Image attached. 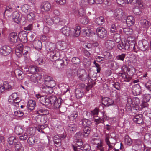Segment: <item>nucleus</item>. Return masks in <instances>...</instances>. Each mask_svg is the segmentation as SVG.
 <instances>
[{
	"mask_svg": "<svg viewBox=\"0 0 151 151\" xmlns=\"http://www.w3.org/2000/svg\"><path fill=\"white\" fill-rule=\"evenodd\" d=\"M122 73H121V75L122 77L121 81L122 82L125 81L128 82L131 80V77L129 75L127 74L128 72L130 71L129 70L127 66L124 64L121 68Z\"/></svg>",
	"mask_w": 151,
	"mask_h": 151,
	"instance_id": "obj_1",
	"label": "nucleus"
},
{
	"mask_svg": "<svg viewBox=\"0 0 151 151\" xmlns=\"http://www.w3.org/2000/svg\"><path fill=\"white\" fill-rule=\"evenodd\" d=\"M77 76L79 79L84 81L89 78V75L88 74L85 70L83 69H79L77 71Z\"/></svg>",
	"mask_w": 151,
	"mask_h": 151,
	"instance_id": "obj_2",
	"label": "nucleus"
},
{
	"mask_svg": "<svg viewBox=\"0 0 151 151\" xmlns=\"http://www.w3.org/2000/svg\"><path fill=\"white\" fill-rule=\"evenodd\" d=\"M114 15L118 19L126 20V15L121 9H116L114 12Z\"/></svg>",
	"mask_w": 151,
	"mask_h": 151,
	"instance_id": "obj_3",
	"label": "nucleus"
},
{
	"mask_svg": "<svg viewBox=\"0 0 151 151\" xmlns=\"http://www.w3.org/2000/svg\"><path fill=\"white\" fill-rule=\"evenodd\" d=\"M149 44L148 41L144 40L139 42L138 47L139 50L144 51L147 50L149 47Z\"/></svg>",
	"mask_w": 151,
	"mask_h": 151,
	"instance_id": "obj_4",
	"label": "nucleus"
},
{
	"mask_svg": "<svg viewBox=\"0 0 151 151\" xmlns=\"http://www.w3.org/2000/svg\"><path fill=\"white\" fill-rule=\"evenodd\" d=\"M35 97L37 100H39L41 104L45 105L49 104V99L46 96H42L40 94H36Z\"/></svg>",
	"mask_w": 151,
	"mask_h": 151,
	"instance_id": "obj_5",
	"label": "nucleus"
},
{
	"mask_svg": "<svg viewBox=\"0 0 151 151\" xmlns=\"http://www.w3.org/2000/svg\"><path fill=\"white\" fill-rule=\"evenodd\" d=\"M51 3L48 1L43 2L41 4L40 8L43 11L47 12L49 11L51 8Z\"/></svg>",
	"mask_w": 151,
	"mask_h": 151,
	"instance_id": "obj_6",
	"label": "nucleus"
},
{
	"mask_svg": "<svg viewBox=\"0 0 151 151\" xmlns=\"http://www.w3.org/2000/svg\"><path fill=\"white\" fill-rule=\"evenodd\" d=\"M40 88L43 93L47 94H51L53 93V89L45 84H42L40 86Z\"/></svg>",
	"mask_w": 151,
	"mask_h": 151,
	"instance_id": "obj_7",
	"label": "nucleus"
},
{
	"mask_svg": "<svg viewBox=\"0 0 151 151\" xmlns=\"http://www.w3.org/2000/svg\"><path fill=\"white\" fill-rule=\"evenodd\" d=\"M96 32L97 35L101 38H104L106 36L107 31L103 27H99L96 29Z\"/></svg>",
	"mask_w": 151,
	"mask_h": 151,
	"instance_id": "obj_8",
	"label": "nucleus"
},
{
	"mask_svg": "<svg viewBox=\"0 0 151 151\" xmlns=\"http://www.w3.org/2000/svg\"><path fill=\"white\" fill-rule=\"evenodd\" d=\"M11 52V48L9 46H3L0 48V53L4 56L7 55Z\"/></svg>",
	"mask_w": 151,
	"mask_h": 151,
	"instance_id": "obj_9",
	"label": "nucleus"
},
{
	"mask_svg": "<svg viewBox=\"0 0 151 151\" xmlns=\"http://www.w3.org/2000/svg\"><path fill=\"white\" fill-rule=\"evenodd\" d=\"M132 90L133 94L134 95H139L141 92V87L139 84L133 85L132 86Z\"/></svg>",
	"mask_w": 151,
	"mask_h": 151,
	"instance_id": "obj_10",
	"label": "nucleus"
},
{
	"mask_svg": "<svg viewBox=\"0 0 151 151\" xmlns=\"http://www.w3.org/2000/svg\"><path fill=\"white\" fill-rule=\"evenodd\" d=\"M23 49V45L22 44H19L17 45L15 49V53L18 57H20L24 54Z\"/></svg>",
	"mask_w": 151,
	"mask_h": 151,
	"instance_id": "obj_11",
	"label": "nucleus"
},
{
	"mask_svg": "<svg viewBox=\"0 0 151 151\" xmlns=\"http://www.w3.org/2000/svg\"><path fill=\"white\" fill-rule=\"evenodd\" d=\"M60 54L58 51H54L50 52V58L51 60L54 61L57 60L60 58Z\"/></svg>",
	"mask_w": 151,
	"mask_h": 151,
	"instance_id": "obj_12",
	"label": "nucleus"
},
{
	"mask_svg": "<svg viewBox=\"0 0 151 151\" xmlns=\"http://www.w3.org/2000/svg\"><path fill=\"white\" fill-rule=\"evenodd\" d=\"M9 40L11 44L17 42L18 40L17 34L15 32L11 33L9 35Z\"/></svg>",
	"mask_w": 151,
	"mask_h": 151,
	"instance_id": "obj_13",
	"label": "nucleus"
},
{
	"mask_svg": "<svg viewBox=\"0 0 151 151\" xmlns=\"http://www.w3.org/2000/svg\"><path fill=\"white\" fill-rule=\"evenodd\" d=\"M142 115L141 114L136 115L133 118V120L135 123L140 124H142L144 122L142 119Z\"/></svg>",
	"mask_w": 151,
	"mask_h": 151,
	"instance_id": "obj_14",
	"label": "nucleus"
},
{
	"mask_svg": "<svg viewBox=\"0 0 151 151\" xmlns=\"http://www.w3.org/2000/svg\"><path fill=\"white\" fill-rule=\"evenodd\" d=\"M12 18L14 21L17 24L20 23L21 17L19 13L17 11H15L13 13Z\"/></svg>",
	"mask_w": 151,
	"mask_h": 151,
	"instance_id": "obj_15",
	"label": "nucleus"
},
{
	"mask_svg": "<svg viewBox=\"0 0 151 151\" xmlns=\"http://www.w3.org/2000/svg\"><path fill=\"white\" fill-rule=\"evenodd\" d=\"M27 34L25 31H22L19 33V37L20 40L23 43H26L27 41Z\"/></svg>",
	"mask_w": 151,
	"mask_h": 151,
	"instance_id": "obj_16",
	"label": "nucleus"
},
{
	"mask_svg": "<svg viewBox=\"0 0 151 151\" xmlns=\"http://www.w3.org/2000/svg\"><path fill=\"white\" fill-rule=\"evenodd\" d=\"M134 107L132 99L130 97L127 98V102L126 105V109L127 111L132 110V108Z\"/></svg>",
	"mask_w": 151,
	"mask_h": 151,
	"instance_id": "obj_17",
	"label": "nucleus"
},
{
	"mask_svg": "<svg viewBox=\"0 0 151 151\" xmlns=\"http://www.w3.org/2000/svg\"><path fill=\"white\" fill-rule=\"evenodd\" d=\"M14 74L18 80H22L24 77L23 72L19 69H16L14 71Z\"/></svg>",
	"mask_w": 151,
	"mask_h": 151,
	"instance_id": "obj_18",
	"label": "nucleus"
},
{
	"mask_svg": "<svg viewBox=\"0 0 151 151\" xmlns=\"http://www.w3.org/2000/svg\"><path fill=\"white\" fill-rule=\"evenodd\" d=\"M129 43H126L125 42H121L119 43L117 47L118 49L119 50L124 49L126 50H129V47L128 45Z\"/></svg>",
	"mask_w": 151,
	"mask_h": 151,
	"instance_id": "obj_19",
	"label": "nucleus"
},
{
	"mask_svg": "<svg viewBox=\"0 0 151 151\" xmlns=\"http://www.w3.org/2000/svg\"><path fill=\"white\" fill-rule=\"evenodd\" d=\"M93 143L95 145H97V147L99 149V151H104V148L101 144V141L99 139L93 138Z\"/></svg>",
	"mask_w": 151,
	"mask_h": 151,
	"instance_id": "obj_20",
	"label": "nucleus"
},
{
	"mask_svg": "<svg viewBox=\"0 0 151 151\" xmlns=\"http://www.w3.org/2000/svg\"><path fill=\"white\" fill-rule=\"evenodd\" d=\"M125 22H126L127 25L129 26H131L134 24L135 19L133 17L132 15L126 17Z\"/></svg>",
	"mask_w": 151,
	"mask_h": 151,
	"instance_id": "obj_21",
	"label": "nucleus"
},
{
	"mask_svg": "<svg viewBox=\"0 0 151 151\" xmlns=\"http://www.w3.org/2000/svg\"><path fill=\"white\" fill-rule=\"evenodd\" d=\"M62 100L61 98H58L55 101L52 105V107L53 109H57L60 107L61 104Z\"/></svg>",
	"mask_w": 151,
	"mask_h": 151,
	"instance_id": "obj_22",
	"label": "nucleus"
},
{
	"mask_svg": "<svg viewBox=\"0 0 151 151\" xmlns=\"http://www.w3.org/2000/svg\"><path fill=\"white\" fill-rule=\"evenodd\" d=\"M102 104L105 106H109L111 105L114 103V101L108 97H105L103 99Z\"/></svg>",
	"mask_w": 151,
	"mask_h": 151,
	"instance_id": "obj_23",
	"label": "nucleus"
},
{
	"mask_svg": "<svg viewBox=\"0 0 151 151\" xmlns=\"http://www.w3.org/2000/svg\"><path fill=\"white\" fill-rule=\"evenodd\" d=\"M33 45L34 47L38 50H41L42 47L41 42L39 40H34L33 42Z\"/></svg>",
	"mask_w": 151,
	"mask_h": 151,
	"instance_id": "obj_24",
	"label": "nucleus"
},
{
	"mask_svg": "<svg viewBox=\"0 0 151 151\" xmlns=\"http://www.w3.org/2000/svg\"><path fill=\"white\" fill-rule=\"evenodd\" d=\"M41 78V76L40 75L37 73H35L33 75L32 77H31V80L33 83H38L39 81L40 80Z\"/></svg>",
	"mask_w": 151,
	"mask_h": 151,
	"instance_id": "obj_25",
	"label": "nucleus"
},
{
	"mask_svg": "<svg viewBox=\"0 0 151 151\" xmlns=\"http://www.w3.org/2000/svg\"><path fill=\"white\" fill-rule=\"evenodd\" d=\"M14 10V9L10 5L7 6L4 14L8 17L10 16Z\"/></svg>",
	"mask_w": 151,
	"mask_h": 151,
	"instance_id": "obj_26",
	"label": "nucleus"
},
{
	"mask_svg": "<svg viewBox=\"0 0 151 151\" xmlns=\"http://www.w3.org/2000/svg\"><path fill=\"white\" fill-rule=\"evenodd\" d=\"M78 115V113L76 111H73L70 115L68 116V118L69 121L74 122L75 121V119Z\"/></svg>",
	"mask_w": 151,
	"mask_h": 151,
	"instance_id": "obj_27",
	"label": "nucleus"
},
{
	"mask_svg": "<svg viewBox=\"0 0 151 151\" xmlns=\"http://www.w3.org/2000/svg\"><path fill=\"white\" fill-rule=\"evenodd\" d=\"M61 32L66 36H69L70 34V29L68 27L65 26L60 30Z\"/></svg>",
	"mask_w": 151,
	"mask_h": 151,
	"instance_id": "obj_28",
	"label": "nucleus"
},
{
	"mask_svg": "<svg viewBox=\"0 0 151 151\" xmlns=\"http://www.w3.org/2000/svg\"><path fill=\"white\" fill-rule=\"evenodd\" d=\"M105 45L108 49H111L115 46L114 42L113 40H107L106 42Z\"/></svg>",
	"mask_w": 151,
	"mask_h": 151,
	"instance_id": "obj_29",
	"label": "nucleus"
},
{
	"mask_svg": "<svg viewBox=\"0 0 151 151\" xmlns=\"http://www.w3.org/2000/svg\"><path fill=\"white\" fill-rule=\"evenodd\" d=\"M36 105L35 101L33 100H29L27 104V108L30 110H33Z\"/></svg>",
	"mask_w": 151,
	"mask_h": 151,
	"instance_id": "obj_30",
	"label": "nucleus"
},
{
	"mask_svg": "<svg viewBox=\"0 0 151 151\" xmlns=\"http://www.w3.org/2000/svg\"><path fill=\"white\" fill-rule=\"evenodd\" d=\"M36 113L39 115H47L49 114V111L47 109L41 108L37 111Z\"/></svg>",
	"mask_w": 151,
	"mask_h": 151,
	"instance_id": "obj_31",
	"label": "nucleus"
},
{
	"mask_svg": "<svg viewBox=\"0 0 151 151\" xmlns=\"http://www.w3.org/2000/svg\"><path fill=\"white\" fill-rule=\"evenodd\" d=\"M28 69L29 73L31 74L37 72L39 71V68L36 66H30Z\"/></svg>",
	"mask_w": 151,
	"mask_h": 151,
	"instance_id": "obj_32",
	"label": "nucleus"
},
{
	"mask_svg": "<svg viewBox=\"0 0 151 151\" xmlns=\"http://www.w3.org/2000/svg\"><path fill=\"white\" fill-rule=\"evenodd\" d=\"M111 68L112 70H115L119 67V64L117 62L111 60Z\"/></svg>",
	"mask_w": 151,
	"mask_h": 151,
	"instance_id": "obj_33",
	"label": "nucleus"
},
{
	"mask_svg": "<svg viewBox=\"0 0 151 151\" xmlns=\"http://www.w3.org/2000/svg\"><path fill=\"white\" fill-rule=\"evenodd\" d=\"M80 27L79 26H76L74 29L72 35L75 37H78L80 35L81 31L80 30Z\"/></svg>",
	"mask_w": 151,
	"mask_h": 151,
	"instance_id": "obj_34",
	"label": "nucleus"
},
{
	"mask_svg": "<svg viewBox=\"0 0 151 151\" xmlns=\"http://www.w3.org/2000/svg\"><path fill=\"white\" fill-rule=\"evenodd\" d=\"M140 23L142 27L145 28H148L150 25V23L145 19L141 20Z\"/></svg>",
	"mask_w": 151,
	"mask_h": 151,
	"instance_id": "obj_35",
	"label": "nucleus"
},
{
	"mask_svg": "<svg viewBox=\"0 0 151 151\" xmlns=\"http://www.w3.org/2000/svg\"><path fill=\"white\" fill-rule=\"evenodd\" d=\"M45 19L46 23L49 25L52 26L53 24V17H51L49 16L45 17Z\"/></svg>",
	"mask_w": 151,
	"mask_h": 151,
	"instance_id": "obj_36",
	"label": "nucleus"
},
{
	"mask_svg": "<svg viewBox=\"0 0 151 151\" xmlns=\"http://www.w3.org/2000/svg\"><path fill=\"white\" fill-rule=\"evenodd\" d=\"M75 93L76 96L78 99L81 98L84 95L83 91L80 88H76L75 91Z\"/></svg>",
	"mask_w": 151,
	"mask_h": 151,
	"instance_id": "obj_37",
	"label": "nucleus"
},
{
	"mask_svg": "<svg viewBox=\"0 0 151 151\" xmlns=\"http://www.w3.org/2000/svg\"><path fill=\"white\" fill-rule=\"evenodd\" d=\"M135 38L134 37L130 36L128 37L127 39V42H126V43H129V46L130 47L131 44H135Z\"/></svg>",
	"mask_w": 151,
	"mask_h": 151,
	"instance_id": "obj_38",
	"label": "nucleus"
},
{
	"mask_svg": "<svg viewBox=\"0 0 151 151\" xmlns=\"http://www.w3.org/2000/svg\"><path fill=\"white\" fill-rule=\"evenodd\" d=\"M109 137L107 135L105 139V142L109 147L108 150H111L115 145L114 143H112L110 142L109 141Z\"/></svg>",
	"mask_w": 151,
	"mask_h": 151,
	"instance_id": "obj_39",
	"label": "nucleus"
},
{
	"mask_svg": "<svg viewBox=\"0 0 151 151\" xmlns=\"http://www.w3.org/2000/svg\"><path fill=\"white\" fill-rule=\"evenodd\" d=\"M105 22V20L103 17L100 16L96 18L95 23L98 25H101Z\"/></svg>",
	"mask_w": 151,
	"mask_h": 151,
	"instance_id": "obj_40",
	"label": "nucleus"
},
{
	"mask_svg": "<svg viewBox=\"0 0 151 151\" xmlns=\"http://www.w3.org/2000/svg\"><path fill=\"white\" fill-rule=\"evenodd\" d=\"M53 24L55 25H63V23L60 20V19L58 17H53Z\"/></svg>",
	"mask_w": 151,
	"mask_h": 151,
	"instance_id": "obj_41",
	"label": "nucleus"
},
{
	"mask_svg": "<svg viewBox=\"0 0 151 151\" xmlns=\"http://www.w3.org/2000/svg\"><path fill=\"white\" fill-rule=\"evenodd\" d=\"M126 3L129 4L132 3L133 4H135L137 3H138V5H139L140 7L142 6V3L141 2V0H125Z\"/></svg>",
	"mask_w": 151,
	"mask_h": 151,
	"instance_id": "obj_42",
	"label": "nucleus"
},
{
	"mask_svg": "<svg viewBox=\"0 0 151 151\" xmlns=\"http://www.w3.org/2000/svg\"><path fill=\"white\" fill-rule=\"evenodd\" d=\"M17 141V139L16 137L11 136L8 139L7 142L10 145H14Z\"/></svg>",
	"mask_w": 151,
	"mask_h": 151,
	"instance_id": "obj_43",
	"label": "nucleus"
},
{
	"mask_svg": "<svg viewBox=\"0 0 151 151\" xmlns=\"http://www.w3.org/2000/svg\"><path fill=\"white\" fill-rule=\"evenodd\" d=\"M46 47L47 51H50V52L56 51L55 50V45L54 44L49 43V44Z\"/></svg>",
	"mask_w": 151,
	"mask_h": 151,
	"instance_id": "obj_44",
	"label": "nucleus"
},
{
	"mask_svg": "<svg viewBox=\"0 0 151 151\" xmlns=\"http://www.w3.org/2000/svg\"><path fill=\"white\" fill-rule=\"evenodd\" d=\"M76 125L73 124H69L66 127L68 131H73L76 130Z\"/></svg>",
	"mask_w": 151,
	"mask_h": 151,
	"instance_id": "obj_45",
	"label": "nucleus"
},
{
	"mask_svg": "<svg viewBox=\"0 0 151 151\" xmlns=\"http://www.w3.org/2000/svg\"><path fill=\"white\" fill-rule=\"evenodd\" d=\"M21 9L22 11L25 13H27L31 12V9L29 5L25 4L22 6Z\"/></svg>",
	"mask_w": 151,
	"mask_h": 151,
	"instance_id": "obj_46",
	"label": "nucleus"
},
{
	"mask_svg": "<svg viewBox=\"0 0 151 151\" xmlns=\"http://www.w3.org/2000/svg\"><path fill=\"white\" fill-rule=\"evenodd\" d=\"M91 128L89 127H85L83 130V136L86 137L88 136L90 132Z\"/></svg>",
	"mask_w": 151,
	"mask_h": 151,
	"instance_id": "obj_47",
	"label": "nucleus"
},
{
	"mask_svg": "<svg viewBox=\"0 0 151 151\" xmlns=\"http://www.w3.org/2000/svg\"><path fill=\"white\" fill-rule=\"evenodd\" d=\"M15 145V149L17 151H22L23 149L22 146L21 144L19 142H16V143L14 144Z\"/></svg>",
	"mask_w": 151,
	"mask_h": 151,
	"instance_id": "obj_48",
	"label": "nucleus"
},
{
	"mask_svg": "<svg viewBox=\"0 0 151 151\" xmlns=\"http://www.w3.org/2000/svg\"><path fill=\"white\" fill-rule=\"evenodd\" d=\"M126 56V54L121 53L116 55V56L115 59L118 60L123 61L124 60Z\"/></svg>",
	"mask_w": 151,
	"mask_h": 151,
	"instance_id": "obj_49",
	"label": "nucleus"
},
{
	"mask_svg": "<svg viewBox=\"0 0 151 151\" xmlns=\"http://www.w3.org/2000/svg\"><path fill=\"white\" fill-rule=\"evenodd\" d=\"M82 123L83 125L86 127H89L91 125V121L89 119H84L82 120Z\"/></svg>",
	"mask_w": 151,
	"mask_h": 151,
	"instance_id": "obj_50",
	"label": "nucleus"
},
{
	"mask_svg": "<svg viewBox=\"0 0 151 151\" xmlns=\"http://www.w3.org/2000/svg\"><path fill=\"white\" fill-rule=\"evenodd\" d=\"M35 15L32 12H30L27 16V19L30 22H33L35 19Z\"/></svg>",
	"mask_w": 151,
	"mask_h": 151,
	"instance_id": "obj_51",
	"label": "nucleus"
},
{
	"mask_svg": "<svg viewBox=\"0 0 151 151\" xmlns=\"http://www.w3.org/2000/svg\"><path fill=\"white\" fill-rule=\"evenodd\" d=\"M124 141L125 144L129 145H131L132 143V139L128 135H126L125 136Z\"/></svg>",
	"mask_w": 151,
	"mask_h": 151,
	"instance_id": "obj_52",
	"label": "nucleus"
},
{
	"mask_svg": "<svg viewBox=\"0 0 151 151\" xmlns=\"http://www.w3.org/2000/svg\"><path fill=\"white\" fill-rule=\"evenodd\" d=\"M15 132L18 135H21L23 132L22 128L20 126H16L15 128Z\"/></svg>",
	"mask_w": 151,
	"mask_h": 151,
	"instance_id": "obj_53",
	"label": "nucleus"
},
{
	"mask_svg": "<svg viewBox=\"0 0 151 151\" xmlns=\"http://www.w3.org/2000/svg\"><path fill=\"white\" fill-rule=\"evenodd\" d=\"M135 44H131L129 47V49L131 50L134 52L137 53L139 49L138 47V46H136Z\"/></svg>",
	"mask_w": 151,
	"mask_h": 151,
	"instance_id": "obj_54",
	"label": "nucleus"
},
{
	"mask_svg": "<svg viewBox=\"0 0 151 151\" xmlns=\"http://www.w3.org/2000/svg\"><path fill=\"white\" fill-rule=\"evenodd\" d=\"M3 87L5 90L12 89L11 86L7 81H5L3 82Z\"/></svg>",
	"mask_w": 151,
	"mask_h": 151,
	"instance_id": "obj_55",
	"label": "nucleus"
},
{
	"mask_svg": "<svg viewBox=\"0 0 151 151\" xmlns=\"http://www.w3.org/2000/svg\"><path fill=\"white\" fill-rule=\"evenodd\" d=\"M83 16V17L80 18V21L83 24H86L88 21V18L87 16L84 15Z\"/></svg>",
	"mask_w": 151,
	"mask_h": 151,
	"instance_id": "obj_56",
	"label": "nucleus"
},
{
	"mask_svg": "<svg viewBox=\"0 0 151 151\" xmlns=\"http://www.w3.org/2000/svg\"><path fill=\"white\" fill-rule=\"evenodd\" d=\"M123 31L126 35H129L132 34L133 30L129 28H126L123 29Z\"/></svg>",
	"mask_w": 151,
	"mask_h": 151,
	"instance_id": "obj_57",
	"label": "nucleus"
},
{
	"mask_svg": "<svg viewBox=\"0 0 151 151\" xmlns=\"http://www.w3.org/2000/svg\"><path fill=\"white\" fill-rule=\"evenodd\" d=\"M49 104L50 103L51 105H52L53 104L57 99L56 97L55 96H50L48 98Z\"/></svg>",
	"mask_w": 151,
	"mask_h": 151,
	"instance_id": "obj_58",
	"label": "nucleus"
},
{
	"mask_svg": "<svg viewBox=\"0 0 151 151\" xmlns=\"http://www.w3.org/2000/svg\"><path fill=\"white\" fill-rule=\"evenodd\" d=\"M81 148L83 151H89L90 150L91 147L88 144H85L81 147Z\"/></svg>",
	"mask_w": 151,
	"mask_h": 151,
	"instance_id": "obj_59",
	"label": "nucleus"
},
{
	"mask_svg": "<svg viewBox=\"0 0 151 151\" xmlns=\"http://www.w3.org/2000/svg\"><path fill=\"white\" fill-rule=\"evenodd\" d=\"M104 57L103 58L104 59L107 60L111 59L112 58V56L110 54V53L109 52H105L103 54Z\"/></svg>",
	"mask_w": 151,
	"mask_h": 151,
	"instance_id": "obj_60",
	"label": "nucleus"
},
{
	"mask_svg": "<svg viewBox=\"0 0 151 151\" xmlns=\"http://www.w3.org/2000/svg\"><path fill=\"white\" fill-rule=\"evenodd\" d=\"M44 63V61L41 57L38 58L35 61V63L37 65H42Z\"/></svg>",
	"mask_w": 151,
	"mask_h": 151,
	"instance_id": "obj_61",
	"label": "nucleus"
},
{
	"mask_svg": "<svg viewBox=\"0 0 151 151\" xmlns=\"http://www.w3.org/2000/svg\"><path fill=\"white\" fill-rule=\"evenodd\" d=\"M47 83H46V84H47V85L52 88L55 86V82L53 80V79Z\"/></svg>",
	"mask_w": 151,
	"mask_h": 151,
	"instance_id": "obj_62",
	"label": "nucleus"
},
{
	"mask_svg": "<svg viewBox=\"0 0 151 151\" xmlns=\"http://www.w3.org/2000/svg\"><path fill=\"white\" fill-rule=\"evenodd\" d=\"M133 12L137 15H140L142 13L140 9L138 6H136L134 8Z\"/></svg>",
	"mask_w": 151,
	"mask_h": 151,
	"instance_id": "obj_63",
	"label": "nucleus"
},
{
	"mask_svg": "<svg viewBox=\"0 0 151 151\" xmlns=\"http://www.w3.org/2000/svg\"><path fill=\"white\" fill-rule=\"evenodd\" d=\"M144 139L151 143V134L150 133L146 134L145 135Z\"/></svg>",
	"mask_w": 151,
	"mask_h": 151,
	"instance_id": "obj_64",
	"label": "nucleus"
}]
</instances>
